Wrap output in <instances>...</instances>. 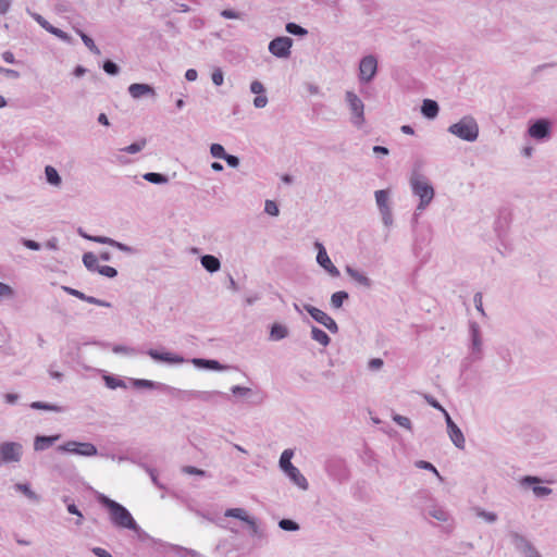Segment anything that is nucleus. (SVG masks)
I'll list each match as a JSON object with an SVG mask.
<instances>
[{
    "label": "nucleus",
    "instance_id": "obj_48",
    "mask_svg": "<svg viewBox=\"0 0 557 557\" xmlns=\"http://www.w3.org/2000/svg\"><path fill=\"white\" fill-rule=\"evenodd\" d=\"M139 467H141L151 478V481L152 483L159 487V488H164V485L161 484L158 480V474H157V471L156 469L149 467L147 463H139Z\"/></svg>",
    "mask_w": 557,
    "mask_h": 557
},
{
    "label": "nucleus",
    "instance_id": "obj_14",
    "mask_svg": "<svg viewBox=\"0 0 557 557\" xmlns=\"http://www.w3.org/2000/svg\"><path fill=\"white\" fill-rule=\"evenodd\" d=\"M146 354L158 362H163L168 364H182L186 362V359L177 354L171 352V351H160L158 349H148Z\"/></svg>",
    "mask_w": 557,
    "mask_h": 557
},
{
    "label": "nucleus",
    "instance_id": "obj_37",
    "mask_svg": "<svg viewBox=\"0 0 557 557\" xmlns=\"http://www.w3.org/2000/svg\"><path fill=\"white\" fill-rule=\"evenodd\" d=\"M76 33L82 38L84 45L96 55L101 53L100 49L96 46L94 39L81 29H76Z\"/></svg>",
    "mask_w": 557,
    "mask_h": 557
},
{
    "label": "nucleus",
    "instance_id": "obj_25",
    "mask_svg": "<svg viewBox=\"0 0 557 557\" xmlns=\"http://www.w3.org/2000/svg\"><path fill=\"white\" fill-rule=\"evenodd\" d=\"M224 397L225 399H230V395L219 392V391H196V399L203 403H216L218 397Z\"/></svg>",
    "mask_w": 557,
    "mask_h": 557
},
{
    "label": "nucleus",
    "instance_id": "obj_30",
    "mask_svg": "<svg viewBox=\"0 0 557 557\" xmlns=\"http://www.w3.org/2000/svg\"><path fill=\"white\" fill-rule=\"evenodd\" d=\"M423 512L438 521L446 522L449 519V513L441 506L432 505L425 508Z\"/></svg>",
    "mask_w": 557,
    "mask_h": 557
},
{
    "label": "nucleus",
    "instance_id": "obj_15",
    "mask_svg": "<svg viewBox=\"0 0 557 557\" xmlns=\"http://www.w3.org/2000/svg\"><path fill=\"white\" fill-rule=\"evenodd\" d=\"M445 422L450 441L457 448L463 449L466 445L465 435L460 428L453 421L449 413H446Z\"/></svg>",
    "mask_w": 557,
    "mask_h": 557
},
{
    "label": "nucleus",
    "instance_id": "obj_26",
    "mask_svg": "<svg viewBox=\"0 0 557 557\" xmlns=\"http://www.w3.org/2000/svg\"><path fill=\"white\" fill-rule=\"evenodd\" d=\"M132 385L135 388H148V389H158L164 392L166 388V384L154 382L146 379H132Z\"/></svg>",
    "mask_w": 557,
    "mask_h": 557
},
{
    "label": "nucleus",
    "instance_id": "obj_18",
    "mask_svg": "<svg viewBox=\"0 0 557 557\" xmlns=\"http://www.w3.org/2000/svg\"><path fill=\"white\" fill-rule=\"evenodd\" d=\"M190 362L198 369L202 370H213V371H223L228 369V366H224L220 363L215 359H205V358H193Z\"/></svg>",
    "mask_w": 557,
    "mask_h": 557
},
{
    "label": "nucleus",
    "instance_id": "obj_8",
    "mask_svg": "<svg viewBox=\"0 0 557 557\" xmlns=\"http://www.w3.org/2000/svg\"><path fill=\"white\" fill-rule=\"evenodd\" d=\"M22 454L23 446L17 442H3L0 444V462H18Z\"/></svg>",
    "mask_w": 557,
    "mask_h": 557
},
{
    "label": "nucleus",
    "instance_id": "obj_56",
    "mask_svg": "<svg viewBox=\"0 0 557 557\" xmlns=\"http://www.w3.org/2000/svg\"><path fill=\"white\" fill-rule=\"evenodd\" d=\"M83 300L88 302V304L97 305V306H100V307H107V308H111L112 307V305L109 301L96 298L94 296L85 295Z\"/></svg>",
    "mask_w": 557,
    "mask_h": 557
},
{
    "label": "nucleus",
    "instance_id": "obj_49",
    "mask_svg": "<svg viewBox=\"0 0 557 557\" xmlns=\"http://www.w3.org/2000/svg\"><path fill=\"white\" fill-rule=\"evenodd\" d=\"M210 153L213 158L223 160L227 152L221 144L214 143L210 146Z\"/></svg>",
    "mask_w": 557,
    "mask_h": 557
},
{
    "label": "nucleus",
    "instance_id": "obj_24",
    "mask_svg": "<svg viewBox=\"0 0 557 557\" xmlns=\"http://www.w3.org/2000/svg\"><path fill=\"white\" fill-rule=\"evenodd\" d=\"M440 106L435 100L424 99L421 106V114L429 119L433 120L438 115Z\"/></svg>",
    "mask_w": 557,
    "mask_h": 557
},
{
    "label": "nucleus",
    "instance_id": "obj_39",
    "mask_svg": "<svg viewBox=\"0 0 557 557\" xmlns=\"http://www.w3.org/2000/svg\"><path fill=\"white\" fill-rule=\"evenodd\" d=\"M225 517L236 518L238 520H242L244 522L248 521L249 515L247 511L243 508H230L225 510L224 513Z\"/></svg>",
    "mask_w": 557,
    "mask_h": 557
},
{
    "label": "nucleus",
    "instance_id": "obj_61",
    "mask_svg": "<svg viewBox=\"0 0 557 557\" xmlns=\"http://www.w3.org/2000/svg\"><path fill=\"white\" fill-rule=\"evenodd\" d=\"M21 243L23 246H25L27 249H30V250L38 251L41 249V245L38 242L33 240V239L23 237V238H21Z\"/></svg>",
    "mask_w": 557,
    "mask_h": 557
},
{
    "label": "nucleus",
    "instance_id": "obj_64",
    "mask_svg": "<svg viewBox=\"0 0 557 557\" xmlns=\"http://www.w3.org/2000/svg\"><path fill=\"white\" fill-rule=\"evenodd\" d=\"M230 168L236 169L238 168L240 161L237 156L226 153V156L223 159Z\"/></svg>",
    "mask_w": 557,
    "mask_h": 557
},
{
    "label": "nucleus",
    "instance_id": "obj_45",
    "mask_svg": "<svg viewBox=\"0 0 557 557\" xmlns=\"http://www.w3.org/2000/svg\"><path fill=\"white\" fill-rule=\"evenodd\" d=\"M146 144H147L146 138H141L140 140L135 141V143L131 144L129 146L123 148L122 151L134 154V153L141 151L145 148Z\"/></svg>",
    "mask_w": 557,
    "mask_h": 557
},
{
    "label": "nucleus",
    "instance_id": "obj_32",
    "mask_svg": "<svg viewBox=\"0 0 557 557\" xmlns=\"http://www.w3.org/2000/svg\"><path fill=\"white\" fill-rule=\"evenodd\" d=\"M349 299V294L345 290H338L331 295V307L333 309H341L343 304Z\"/></svg>",
    "mask_w": 557,
    "mask_h": 557
},
{
    "label": "nucleus",
    "instance_id": "obj_35",
    "mask_svg": "<svg viewBox=\"0 0 557 557\" xmlns=\"http://www.w3.org/2000/svg\"><path fill=\"white\" fill-rule=\"evenodd\" d=\"M83 263L90 272H96L99 268L98 258L94 252H85L83 255Z\"/></svg>",
    "mask_w": 557,
    "mask_h": 557
},
{
    "label": "nucleus",
    "instance_id": "obj_33",
    "mask_svg": "<svg viewBox=\"0 0 557 557\" xmlns=\"http://www.w3.org/2000/svg\"><path fill=\"white\" fill-rule=\"evenodd\" d=\"M45 175L47 182L52 186H60L62 183V178L59 172L51 165H47L45 168Z\"/></svg>",
    "mask_w": 557,
    "mask_h": 557
},
{
    "label": "nucleus",
    "instance_id": "obj_62",
    "mask_svg": "<svg viewBox=\"0 0 557 557\" xmlns=\"http://www.w3.org/2000/svg\"><path fill=\"white\" fill-rule=\"evenodd\" d=\"M212 82L215 86H221L224 82V74L222 72V70L220 67H216L213 72H212Z\"/></svg>",
    "mask_w": 557,
    "mask_h": 557
},
{
    "label": "nucleus",
    "instance_id": "obj_51",
    "mask_svg": "<svg viewBox=\"0 0 557 557\" xmlns=\"http://www.w3.org/2000/svg\"><path fill=\"white\" fill-rule=\"evenodd\" d=\"M393 421L397 423L399 426H403L409 431H411L412 429L411 421L408 417L395 413L393 414Z\"/></svg>",
    "mask_w": 557,
    "mask_h": 557
},
{
    "label": "nucleus",
    "instance_id": "obj_17",
    "mask_svg": "<svg viewBox=\"0 0 557 557\" xmlns=\"http://www.w3.org/2000/svg\"><path fill=\"white\" fill-rule=\"evenodd\" d=\"M32 16L48 33L54 35L55 37H58L59 39H61L64 42H71L72 37L67 33L51 25L44 16H41L38 13H33Z\"/></svg>",
    "mask_w": 557,
    "mask_h": 557
},
{
    "label": "nucleus",
    "instance_id": "obj_28",
    "mask_svg": "<svg viewBox=\"0 0 557 557\" xmlns=\"http://www.w3.org/2000/svg\"><path fill=\"white\" fill-rule=\"evenodd\" d=\"M470 334L472 341V352L480 354L482 347V339L480 333V326L476 322H470Z\"/></svg>",
    "mask_w": 557,
    "mask_h": 557
},
{
    "label": "nucleus",
    "instance_id": "obj_31",
    "mask_svg": "<svg viewBox=\"0 0 557 557\" xmlns=\"http://www.w3.org/2000/svg\"><path fill=\"white\" fill-rule=\"evenodd\" d=\"M311 338L326 347L331 343L330 336L318 326L311 325Z\"/></svg>",
    "mask_w": 557,
    "mask_h": 557
},
{
    "label": "nucleus",
    "instance_id": "obj_47",
    "mask_svg": "<svg viewBox=\"0 0 557 557\" xmlns=\"http://www.w3.org/2000/svg\"><path fill=\"white\" fill-rule=\"evenodd\" d=\"M102 69L108 75L111 76H115L120 73V66L110 59L103 62Z\"/></svg>",
    "mask_w": 557,
    "mask_h": 557
},
{
    "label": "nucleus",
    "instance_id": "obj_55",
    "mask_svg": "<svg viewBox=\"0 0 557 557\" xmlns=\"http://www.w3.org/2000/svg\"><path fill=\"white\" fill-rule=\"evenodd\" d=\"M424 398L430 406L441 411L444 418L446 417V413H448V411L433 396L425 395Z\"/></svg>",
    "mask_w": 557,
    "mask_h": 557
},
{
    "label": "nucleus",
    "instance_id": "obj_4",
    "mask_svg": "<svg viewBox=\"0 0 557 557\" xmlns=\"http://www.w3.org/2000/svg\"><path fill=\"white\" fill-rule=\"evenodd\" d=\"M345 101L350 112L351 124L357 128H361L366 123L363 101L350 90L346 91Z\"/></svg>",
    "mask_w": 557,
    "mask_h": 557
},
{
    "label": "nucleus",
    "instance_id": "obj_36",
    "mask_svg": "<svg viewBox=\"0 0 557 557\" xmlns=\"http://www.w3.org/2000/svg\"><path fill=\"white\" fill-rule=\"evenodd\" d=\"M144 180H146L149 183L162 185L166 184L169 182V177L165 174L157 173V172H148L143 175Z\"/></svg>",
    "mask_w": 557,
    "mask_h": 557
},
{
    "label": "nucleus",
    "instance_id": "obj_12",
    "mask_svg": "<svg viewBox=\"0 0 557 557\" xmlns=\"http://www.w3.org/2000/svg\"><path fill=\"white\" fill-rule=\"evenodd\" d=\"M528 134L535 140L543 141L552 135V123L547 119H537L530 124Z\"/></svg>",
    "mask_w": 557,
    "mask_h": 557
},
{
    "label": "nucleus",
    "instance_id": "obj_52",
    "mask_svg": "<svg viewBox=\"0 0 557 557\" xmlns=\"http://www.w3.org/2000/svg\"><path fill=\"white\" fill-rule=\"evenodd\" d=\"M416 467L419 468V469L431 471L437 478H440L442 480V476L440 475V472L437 471V469L431 462L425 461V460H419V461L416 462Z\"/></svg>",
    "mask_w": 557,
    "mask_h": 557
},
{
    "label": "nucleus",
    "instance_id": "obj_60",
    "mask_svg": "<svg viewBox=\"0 0 557 557\" xmlns=\"http://www.w3.org/2000/svg\"><path fill=\"white\" fill-rule=\"evenodd\" d=\"M112 351L115 354L134 355L136 349L124 345H114Z\"/></svg>",
    "mask_w": 557,
    "mask_h": 557
},
{
    "label": "nucleus",
    "instance_id": "obj_29",
    "mask_svg": "<svg viewBox=\"0 0 557 557\" xmlns=\"http://www.w3.org/2000/svg\"><path fill=\"white\" fill-rule=\"evenodd\" d=\"M289 331L288 327L281 323H273L270 327V339L271 341H281L288 336Z\"/></svg>",
    "mask_w": 557,
    "mask_h": 557
},
{
    "label": "nucleus",
    "instance_id": "obj_53",
    "mask_svg": "<svg viewBox=\"0 0 557 557\" xmlns=\"http://www.w3.org/2000/svg\"><path fill=\"white\" fill-rule=\"evenodd\" d=\"M14 296H15L14 289L10 285L0 282V299L1 298H9V299H11Z\"/></svg>",
    "mask_w": 557,
    "mask_h": 557
},
{
    "label": "nucleus",
    "instance_id": "obj_63",
    "mask_svg": "<svg viewBox=\"0 0 557 557\" xmlns=\"http://www.w3.org/2000/svg\"><path fill=\"white\" fill-rule=\"evenodd\" d=\"M182 471L187 474L200 475V476H205L207 474V472L205 470L196 468L194 466H185V467H183Z\"/></svg>",
    "mask_w": 557,
    "mask_h": 557
},
{
    "label": "nucleus",
    "instance_id": "obj_9",
    "mask_svg": "<svg viewBox=\"0 0 557 557\" xmlns=\"http://www.w3.org/2000/svg\"><path fill=\"white\" fill-rule=\"evenodd\" d=\"M304 309L311 315V318L325 326L331 333L336 334L338 332V325L326 312L311 305H304Z\"/></svg>",
    "mask_w": 557,
    "mask_h": 557
},
{
    "label": "nucleus",
    "instance_id": "obj_40",
    "mask_svg": "<svg viewBox=\"0 0 557 557\" xmlns=\"http://www.w3.org/2000/svg\"><path fill=\"white\" fill-rule=\"evenodd\" d=\"M285 29L288 34L298 36V37H305L306 35H308V30L305 27H302L294 22H288L285 25Z\"/></svg>",
    "mask_w": 557,
    "mask_h": 557
},
{
    "label": "nucleus",
    "instance_id": "obj_57",
    "mask_svg": "<svg viewBox=\"0 0 557 557\" xmlns=\"http://www.w3.org/2000/svg\"><path fill=\"white\" fill-rule=\"evenodd\" d=\"M231 392L233 393V395L242 397H248L252 393L251 388L239 385L233 386L231 388Z\"/></svg>",
    "mask_w": 557,
    "mask_h": 557
},
{
    "label": "nucleus",
    "instance_id": "obj_13",
    "mask_svg": "<svg viewBox=\"0 0 557 557\" xmlns=\"http://www.w3.org/2000/svg\"><path fill=\"white\" fill-rule=\"evenodd\" d=\"M314 246L318 250L317 263L323 268L331 276L338 277L341 275L339 270L332 263L323 244L315 242Z\"/></svg>",
    "mask_w": 557,
    "mask_h": 557
},
{
    "label": "nucleus",
    "instance_id": "obj_11",
    "mask_svg": "<svg viewBox=\"0 0 557 557\" xmlns=\"http://www.w3.org/2000/svg\"><path fill=\"white\" fill-rule=\"evenodd\" d=\"M377 72V60L373 54L363 57L359 63V79L362 83H370Z\"/></svg>",
    "mask_w": 557,
    "mask_h": 557
},
{
    "label": "nucleus",
    "instance_id": "obj_7",
    "mask_svg": "<svg viewBox=\"0 0 557 557\" xmlns=\"http://www.w3.org/2000/svg\"><path fill=\"white\" fill-rule=\"evenodd\" d=\"M374 196L384 225L391 226L393 224V213L389 206V191L387 189H380L375 191Z\"/></svg>",
    "mask_w": 557,
    "mask_h": 557
},
{
    "label": "nucleus",
    "instance_id": "obj_44",
    "mask_svg": "<svg viewBox=\"0 0 557 557\" xmlns=\"http://www.w3.org/2000/svg\"><path fill=\"white\" fill-rule=\"evenodd\" d=\"M293 455H294V453H293V450H292V449H285V450L282 453V455H281V457H280V461H278V463H280V468H281L283 471H284L286 468H289L290 466H294V465L292 463V461H290V460H292V458H293Z\"/></svg>",
    "mask_w": 557,
    "mask_h": 557
},
{
    "label": "nucleus",
    "instance_id": "obj_54",
    "mask_svg": "<svg viewBox=\"0 0 557 557\" xmlns=\"http://www.w3.org/2000/svg\"><path fill=\"white\" fill-rule=\"evenodd\" d=\"M111 247H114V248L119 249L120 251H123V252H126L129 255L137 252V250L134 247L123 244L121 242H117L115 239H113V242L111 243Z\"/></svg>",
    "mask_w": 557,
    "mask_h": 557
},
{
    "label": "nucleus",
    "instance_id": "obj_10",
    "mask_svg": "<svg viewBox=\"0 0 557 557\" xmlns=\"http://www.w3.org/2000/svg\"><path fill=\"white\" fill-rule=\"evenodd\" d=\"M293 39L287 36H278L269 44V51L276 58L286 59L290 55Z\"/></svg>",
    "mask_w": 557,
    "mask_h": 557
},
{
    "label": "nucleus",
    "instance_id": "obj_2",
    "mask_svg": "<svg viewBox=\"0 0 557 557\" xmlns=\"http://www.w3.org/2000/svg\"><path fill=\"white\" fill-rule=\"evenodd\" d=\"M410 185L414 196L419 197L420 201L414 212V219L420 212L424 211L434 198L435 191L428 180L417 172L410 177Z\"/></svg>",
    "mask_w": 557,
    "mask_h": 557
},
{
    "label": "nucleus",
    "instance_id": "obj_27",
    "mask_svg": "<svg viewBox=\"0 0 557 557\" xmlns=\"http://www.w3.org/2000/svg\"><path fill=\"white\" fill-rule=\"evenodd\" d=\"M200 263L209 273H215L221 269V261L213 255L201 256Z\"/></svg>",
    "mask_w": 557,
    "mask_h": 557
},
{
    "label": "nucleus",
    "instance_id": "obj_59",
    "mask_svg": "<svg viewBox=\"0 0 557 557\" xmlns=\"http://www.w3.org/2000/svg\"><path fill=\"white\" fill-rule=\"evenodd\" d=\"M476 515L483 519H485L487 522L493 523L497 520V515L491 511H485L483 509L478 508Z\"/></svg>",
    "mask_w": 557,
    "mask_h": 557
},
{
    "label": "nucleus",
    "instance_id": "obj_16",
    "mask_svg": "<svg viewBox=\"0 0 557 557\" xmlns=\"http://www.w3.org/2000/svg\"><path fill=\"white\" fill-rule=\"evenodd\" d=\"M542 483V479L534 475H525L521 478L520 484L522 487L528 488L532 487L533 493L537 497H544L549 494H552L553 490L546 486H540L539 484Z\"/></svg>",
    "mask_w": 557,
    "mask_h": 557
},
{
    "label": "nucleus",
    "instance_id": "obj_34",
    "mask_svg": "<svg viewBox=\"0 0 557 557\" xmlns=\"http://www.w3.org/2000/svg\"><path fill=\"white\" fill-rule=\"evenodd\" d=\"M15 490L23 493L29 500L38 503L40 500L39 495H37L27 483H16L14 485Z\"/></svg>",
    "mask_w": 557,
    "mask_h": 557
},
{
    "label": "nucleus",
    "instance_id": "obj_21",
    "mask_svg": "<svg viewBox=\"0 0 557 557\" xmlns=\"http://www.w3.org/2000/svg\"><path fill=\"white\" fill-rule=\"evenodd\" d=\"M285 474L289 478V480L300 487L301 490L306 491L309 487L307 479L300 473L299 469L295 466H290L289 468H286L284 470Z\"/></svg>",
    "mask_w": 557,
    "mask_h": 557
},
{
    "label": "nucleus",
    "instance_id": "obj_41",
    "mask_svg": "<svg viewBox=\"0 0 557 557\" xmlns=\"http://www.w3.org/2000/svg\"><path fill=\"white\" fill-rule=\"evenodd\" d=\"M32 409L36 410H48V411H55L61 412L63 411V408L53 404L44 403V401H33L30 404Z\"/></svg>",
    "mask_w": 557,
    "mask_h": 557
},
{
    "label": "nucleus",
    "instance_id": "obj_42",
    "mask_svg": "<svg viewBox=\"0 0 557 557\" xmlns=\"http://www.w3.org/2000/svg\"><path fill=\"white\" fill-rule=\"evenodd\" d=\"M342 467H343V462L341 460L329 461L326 465V471L334 479H336L338 481H343L345 479V475L343 473H338V474L334 473V468H342Z\"/></svg>",
    "mask_w": 557,
    "mask_h": 557
},
{
    "label": "nucleus",
    "instance_id": "obj_46",
    "mask_svg": "<svg viewBox=\"0 0 557 557\" xmlns=\"http://www.w3.org/2000/svg\"><path fill=\"white\" fill-rule=\"evenodd\" d=\"M278 527L284 531H290V532L298 531L300 528L296 521H294L292 519H287V518L281 519L278 521Z\"/></svg>",
    "mask_w": 557,
    "mask_h": 557
},
{
    "label": "nucleus",
    "instance_id": "obj_43",
    "mask_svg": "<svg viewBox=\"0 0 557 557\" xmlns=\"http://www.w3.org/2000/svg\"><path fill=\"white\" fill-rule=\"evenodd\" d=\"M171 549L181 557H197L198 553L194 549L186 548L180 545H170Z\"/></svg>",
    "mask_w": 557,
    "mask_h": 557
},
{
    "label": "nucleus",
    "instance_id": "obj_38",
    "mask_svg": "<svg viewBox=\"0 0 557 557\" xmlns=\"http://www.w3.org/2000/svg\"><path fill=\"white\" fill-rule=\"evenodd\" d=\"M106 386L110 389H115L117 387L126 388V384L123 380L112 374H107L103 376Z\"/></svg>",
    "mask_w": 557,
    "mask_h": 557
},
{
    "label": "nucleus",
    "instance_id": "obj_20",
    "mask_svg": "<svg viewBox=\"0 0 557 557\" xmlns=\"http://www.w3.org/2000/svg\"><path fill=\"white\" fill-rule=\"evenodd\" d=\"M346 273L349 275V277L355 281L358 285L370 289L373 285V282L370 277H368L363 272L355 269L351 265H346L345 268Z\"/></svg>",
    "mask_w": 557,
    "mask_h": 557
},
{
    "label": "nucleus",
    "instance_id": "obj_58",
    "mask_svg": "<svg viewBox=\"0 0 557 557\" xmlns=\"http://www.w3.org/2000/svg\"><path fill=\"white\" fill-rule=\"evenodd\" d=\"M264 211L272 216H276L280 213L278 207L273 200L265 201Z\"/></svg>",
    "mask_w": 557,
    "mask_h": 557
},
{
    "label": "nucleus",
    "instance_id": "obj_1",
    "mask_svg": "<svg viewBox=\"0 0 557 557\" xmlns=\"http://www.w3.org/2000/svg\"><path fill=\"white\" fill-rule=\"evenodd\" d=\"M98 502L109 510L111 522L122 529L136 530L138 524L131 512L120 503L109 498L104 494H99Z\"/></svg>",
    "mask_w": 557,
    "mask_h": 557
},
{
    "label": "nucleus",
    "instance_id": "obj_19",
    "mask_svg": "<svg viewBox=\"0 0 557 557\" xmlns=\"http://www.w3.org/2000/svg\"><path fill=\"white\" fill-rule=\"evenodd\" d=\"M128 94L134 99H139L144 96H156V90L152 86L143 83H134L128 86Z\"/></svg>",
    "mask_w": 557,
    "mask_h": 557
},
{
    "label": "nucleus",
    "instance_id": "obj_22",
    "mask_svg": "<svg viewBox=\"0 0 557 557\" xmlns=\"http://www.w3.org/2000/svg\"><path fill=\"white\" fill-rule=\"evenodd\" d=\"M164 393L169 394L170 396H172L173 398H175L177 400L185 401V403L196 399V397H195L196 391L180 389V388H176V387H173L170 385H166Z\"/></svg>",
    "mask_w": 557,
    "mask_h": 557
},
{
    "label": "nucleus",
    "instance_id": "obj_23",
    "mask_svg": "<svg viewBox=\"0 0 557 557\" xmlns=\"http://www.w3.org/2000/svg\"><path fill=\"white\" fill-rule=\"evenodd\" d=\"M60 435H37L34 441V449L36 451H42L52 446L58 440Z\"/></svg>",
    "mask_w": 557,
    "mask_h": 557
},
{
    "label": "nucleus",
    "instance_id": "obj_5",
    "mask_svg": "<svg viewBox=\"0 0 557 557\" xmlns=\"http://www.w3.org/2000/svg\"><path fill=\"white\" fill-rule=\"evenodd\" d=\"M58 451L61 453H70L75 454L84 457H92L98 455V449L92 443L88 442H76V441H69L62 445H59L57 447Z\"/></svg>",
    "mask_w": 557,
    "mask_h": 557
},
{
    "label": "nucleus",
    "instance_id": "obj_3",
    "mask_svg": "<svg viewBox=\"0 0 557 557\" xmlns=\"http://www.w3.org/2000/svg\"><path fill=\"white\" fill-rule=\"evenodd\" d=\"M447 131L458 138L470 143L475 141L479 136V125L475 119L470 115H466L457 123L451 124Z\"/></svg>",
    "mask_w": 557,
    "mask_h": 557
},
{
    "label": "nucleus",
    "instance_id": "obj_6",
    "mask_svg": "<svg viewBox=\"0 0 557 557\" xmlns=\"http://www.w3.org/2000/svg\"><path fill=\"white\" fill-rule=\"evenodd\" d=\"M510 541L515 548L523 556V557H541L539 550L534 547V545L522 534L518 532L509 533Z\"/></svg>",
    "mask_w": 557,
    "mask_h": 557
},
{
    "label": "nucleus",
    "instance_id": "obj_50",
    "mask_svg": "<svg viewBox=\"0 0 557 557\" xmlns=\"http://www.w3.org/2000/svg\"><path fill=\"white\" fill-rule=\"evenodd\" d=\"M96 272L109 278H114L117 275V270L110 265H99Z\"/></svg>",
    "mask_w": 557,
    "mask_h": 557
}]
</instances>
